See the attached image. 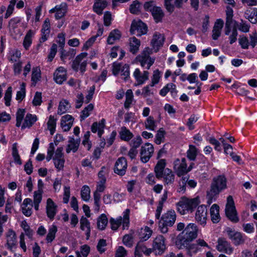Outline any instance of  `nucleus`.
<instances>
[{
    "label": "nucleus",
    "mask_w": 257,
    "mask_h": 257,
    "mask_svg": "<svg viewBox=\"0 0 257 257\" xmlns=\"http://www.w3.org/2000/svg\"><path fill=\"white\" fill-rule=\"evenodd\" d=\"M42 33L49 34L50 33V20L48 18H46L43 24L42 28L41 30Z\"/></svg>",
    "instance_id": "63"
},
{
    "label": "nucleus",
    "mask_w": 257,
    "mask_h": 257,
    "mask_svg": "<svg viewBox=\"0 0 257 257\" xmlns=\"http://www.w3.org/2000/svg\"><path fill=\"white\" fill-rule=\"evenodd\" d=\"M80 228L85 231L87 238L88 239L90 234V224L88 220L82 216L80 220Z\"/></svg>",
    "instance_id": "32"
},
{
    "label": "nucleus",
    "mask_w": 257,
    "mask_h": 257,
    "mask_svg": "<svg viewBox=\"0 0 257 257\" xmlns=\"http://www.w3.org/2000/svg\"><path fill=\"white\" fill-rule=\"evenodd\" d=\"M152 49L149 47H146L143 51L137 56L136 61L140 63L141 66L147 69H149L151 66L154 63L155 58L151 57L152 54Z\"/></svg>",
    "instance_id": "6"
},
{
    "label": "nucleus",
    "mask_w": 257,
    "mask_h": 257,
    "mask_svg": "<svg viewBox=\"0 0 257 257\" xmlns=\"http://www.w3.org/2000/svg\"><path fill=\"white\" fill-rule=\"evenodd\" d=\"M140 45V41L135 37L130 39V51L132 53L135 54L138 51Z\"/></svg>",
    "instance_id": "35"
},
{
    "label": "nucleus",
    "mask_w": 257,
    "mask_h": 257,
    "mask_svg": "<svg viewBox=\"0 0 257 257\" xmlns=\"http://www.w3.org/2000/svg\"><path fill=\"white\" fill-rule=\"evenodd\" d=\"M219 140L223 145L224 153L226 154H229L230 156H232L233 155L232 147L231 145L225 143L224 138H220Z\"/></svg>",
    "instance_id": "55"
},
{
    "label": "nucleus",
    "mask_w": 257,
    "mask_h": 257,
    "mask_svg": "<svg viewBox=\"0 0 257 257\" xmlns=\"http://www.w3.org/2000/svg\"><path fill=\"white\" fill-rule=\"evenodd\" d=\"M130 210L126 209L123 212L122 217L119 216L116 219L111 218L109 221L111 228L113 230H116L122 223V229H127L130 224Z\"/></svg>",
    "instance_id": "7"
},
{
    "label": "nucleus",
    "mask_w": 257,
    "mask_h": 257,
    "mask_svg": "<svg viewBox=\"0 0 257 257\" xmlns=\"http://www.w3.org/2000/svg\"><path fill=\"white\" fill-rule=\"evenodd\" d=\"M57 231V227L55 225L53 224L50 227L46 236V240L48 242H51L55 239Z\"/></svg>",
    "instance_id": "40"
},
{
    "label": "nucleus",
    "mask_w": 257,
    "mask_h": 257,
    "mask_svg": "<svg viewBox=\"0 0 257 257\" xmlns=\"http://www.w3.org/2000/svg\"><path fill=\"white\" fill-rule=\"evenodd\" d=\"M140 6L141 4L138 1H134L130 6V12L134 14H138L140 11Z\"/></svg>",
    "instance_id": "61"
},
{
    "label": "nucleus",
    "mask_w": 257,
    "mask_h": 257,
    "mask_svg": "<svg viewBox=\"0 0 257 257\" xmlns=\"http://www.w3.org/2000/svg\"><path fill=\"white\" fill-rule=\"evenodd\" d=\"M71 107L69 102L65 99L62 100L59 102L58 109V114L61 115L66 112Z\"/></svg>",
    "instance_id": "39"
},
{
    "label": "nucleus",
    "mask_w": 257,
    "mask_h": 257,
    "mask_svg": "<svg viewBox=\"0 0 257 257\" xmlns=\"http://www.w3.org/2000/svg\"><path fill=\"white\" fill-rule=\"evenodd\" d=\"M21 21V19L19 17H16L11 19L9 23L10 30L11 31H14V30L17 28L18 25L20 23Z\"/></svg>",
    "instance_id": "56"
},
{
    "label": "nucleus",
    "mask_w": 257,
    "mask_h": 257,
    "mask_svg": "<svg viewBox=\"0 0 257 257\" xmlns=\"http://www.w3.org/2000/svg\"><path fill=\"white\" fill-rule=\"evenodd\" d=\"M229 237L232 240V242L235 245L240 244L244 241V238L246 236L242 234L240 232H235L229 228L227 230Z\"/></svg>",
    "instance_id": "22"
},
{
    "label": "nucleus",
    "mask_w": 257,
    "mask_h": 257,
    "mask_svg": "<svg viewBox=\"0 0 257 257\" xmlns=\"http://www.w3.org/2000/svg\"><path fill=\"white\" fill-rule=\"evenodd\" d=\"M74 121V118L70 115L66 114L63 116L61 119V126L62 127L71 128Z\"/></svg>",
    "instance_id": "34"
},
{
    "label": "nucleus",
    "mask_w": 257,
    "mask_h": 257,
    "mask_svg": "<svg viewBox=\"0 0 257 257\" xmlns=\"http://www.w3.org/2000/svg\"><path fill=\"white\" fill-rule=\"evenodd\" d=\"M60 58L64 63H65V60L67 59V57L70 56V57L69 58V59H70L75 55V52L73 50L66 52L64 49V48L60 49Z\"/></svg>",
    "instance_id": "44"
},
{
    "label": "nucleus",
    "mask_w": 257,
    "mask_h": 257,
    "mask_svg": "<svg viewBox=\"0 0 257 257\" xmlns=\"http://www.w3.org/2000/svg\"><path fill=\"white\" fill-rule=\"evenodd\" d=\"M127 166L126 159L123 157H120L117 160L115 163L114 172L119 175L122 176L126 172Z\"/></svg>",
    "instance_id": "18"
},
{
    "label": "nucleus",
    "mask_w": 257,
    "mask_h": 257,
    "mask_svg": "<svg viewBox=\"0 0 257 257\" xmlns=\"http://www.w3.org/2000/svg\"><path fill=\"white\" fill-rule=\"evenodd\" d=\"M225 212L226 216L231 221L234 223L239 221V218L232 196L230 195L227 198Z\"/></svg>",
    "instance_id": "8"
},
{
    "label": "nucleus",
    "mask_w": 257,
    "mask_h": 257,
    "mask_svg": "<svg viewBox=\"0 0 257 257\" xmlns=\"http://www.w3.org/2000/svg\"><path fill=\"white\" fill-rule=\"evenodd\" d=\"M176 220V214L174 210H168L164 213L159 223V228L161 232L167 233L168 231V226H172Z\"/></svg>",
    "instance_id": "5"
},
{
    "label": "nucleus",
    "mask_w": 257,
    "mask_h": 257,
    "mask_svg": "<svg viewBox=\"0 0 257 257\" xmlns=\"http://www.w3.org/2000/svg\"><path fill=\"white\" fill-rule=\"evenodd\" d=\"M119 135L121 139L125 141L130 140L133 137V134L129 130H121L119 133Z\"/></svg>",
    "instance_id": "53"
},
{
    "label": "nucleus",
    "mask_w": 257,
    "mask_h": 257,
    "mask_svg": "<svg viewBox=\"0 0 257 257\" xmlns=\"http://www.w3.org/2000/svg\"><path fill=\"white\" fill-rule=\"evenodd\" d=\"M130 32L132 34L141 36L147 33V27L142 21L134 20L132 23Z\"/></svg>",
    "instance_id": "12"
},
{
    "label": "nucleus",
    "mask_w": 257,
    "mask_h": 257,
    "mask_svg": "<svg viewBox=\"0 0 257 257\" xmlns=\"http://www.w3.org/2000/svg\"><path fill=\"white\" fill-rule=\"evenodd\" d=\"M97 227L100 230L104 229L108 223V219L106 215L101 214L97 219Z\"/></svg>",
    "instance_id": "42"
},
{
    "label": "nucleus",
    "mask_w": 257,
    "mask_h": 257,
    "mask_svg": "<svg viewBox=\"0 0 257 257\" xmlns=\"http://www.w3.org/2000/svg\"><path fill=\"white\" fill-rule=\"evenodd\" d=\"M34 205L30 198H26L21 204V208L23 213L26 216H30L32 213V208Z\"/></svg>",
    "instance_id": "23"
},
{
    "label": "nucleus",
    "mask_w": 257,
    "mask_h": 257,
    "mask_svg": "<svg viewBox=\"0 0 257 257\" xmlns=\"http://www.w3.org/2000/svg\"><path fill=\"white\" fill-rule=\"evenodd\" d=\"M43 192L39 191H34L33 195L34 207L35 209L38 211L39 209V205L42 200V194Z\"/></svg>",
    "instance_id": "38"
},
{
    "label": "nucleus",
    "mask_w": 257,
    "mask_h": 257,
    "mask_svg": "<svg viewBox=\"0 0 257 257\" xmlns=\"http://www.w3.org/2000/svg\"><path fill=\"white\" fill-rule=\"evenodd\" d=\"M161 72L158 69L154 71L153 76L151 78V83L150 86L153 87L155 85L158 84L161 78Z\"/></svg>",
    "instance_id": "50"
},
{
    "label": "nucleus",
    "mask_w": 257,
    "mask_h": 257,
    "mask_svg": "<svg viewBox=\"0 0 257 257\" xmlns=\"http://www.w3.org/2000/svg\"><path fill=\"white\" fill-rule=\"evenodd\" d=\"M244 17L252 24H256L257 22V9L254 8L247 9L244 13Z\"/></svg>",
    "instance_id": "30"
},
{
    "label": "nucleus",
    "mask_w": 257,
    "mask_h": 257,
    "mask_svg": "<svg viewBox=\"0 0 257 257\" xmlns=\"http://www.w3.org/2000/svg\"><path fill=\"white\" fill-rule=\"evenodd\" d=\"M106 0H95L93 6V10L98 15H101L103 10L107 7Z\"/></svg>",
    "instance_id": "29"
},
{
    "label": "nucleus",
    "mask_w": 257,
    "mask_h": 257,
    "mask_svg": "<svg viewBox=\"0 0 257 257\" xmlns=\"http://www.w3.org/2000/svg\"><path fill=\"white\" fill-rule=\"evenodd\" d=\"M174 169L178 176L187 173L186 159L182 158L181 160L178 159H176L174 163Z\"/></svg>",
    "instance_id": "17"
},
{
    "label": "nucleus",
    "mask_w": 257,
    "mask_h": 257,
    "mask_svg": "<svg viewBox=\"0 0 257 257\" xmlns=\"http://www.w3.org/2000/svg\"><path fill=\"white\" fill-rule=\"evenodd\" d=\"M59 7L57 10L55 14V18L56 19H60L64 16L66 13V6L65 4H61L58 6Z\"/></svg>",
    "instance_id": "51"
},
{
    "label": "nucleus",
    "mask_w": 257,
    "mask_h": 257,
    "mask_svg": "<svg viewBox=\"0 0 257 257\" xmlns=\"http://www.w3.org/2000/svg\"><path fill=\"white\" fill-rule=\"evenodd\" d=\"M223 24V21L221 19H218L215 22L212 30V37L213 40H217L220 36Z\"/></svg>",
    "instance_id": "27"
},
{
    "label": "nucleus",
    "mask_w": 257,
    "mask_h": 257,
    "mask_svg": "<svg viewBox=\"0 0 257 257\" xmlns=\"http://www.w3.org/2000/svg\"><path fill=\"white\" fill-rule=\"evenodd\" d=\"M79 146V141L72 139L69 140L67 145L66 151L67 153H70L71 152H76Z\"/></svg>",
    "instance_id": "37"
},
{
    "label": "nucleus",
    "mask_w": 257,
    "mask_h": 257,
    "mask_svg": "<svg viewBox=\"0 0 257 257\" xmlns=\"http://www.w3.org/2000/svg\"><path fill=\"white\" fill-rule=\"evenodd\" d=\"M226 188V180L223 176L214 178L211 185L210 190L207 192V203L210 204L216 200L218 194Z\"/></svg>",
    "instance_id": "2"
},
{
    "label": "nucleus",
    "mask_w": 257,
    "mask_h": 257,
    "mask_svg": "<svg viewBox=\"0 0 257 257\" xmlns=\"http://www.w3.org/2000/svg\"><path fill=\"white\" fill-rule=\"evenodd\" d=\"M121 75L122 78L127 81L130 78V67L127 64H124L121 69Z\"/></svg>",
    "instance_id": "54"
},
{
    "label": "nucleus",
    "mask_w": 257,
    "mask_h": 257,
    "mask_svg": "<svg viewBox=\"0 0 257 257\" xmlns=\"http://www.w3.org/2000/svg\"><path fill=\"white\" fill-rule=\"evenodd\" d=\"M12 88L11 87H9L5 93L4 99L5 100V104L7 106L10 105V102L12 98Z\"/></svg>",
    "instance_id": "62"
},
{
    "label": "nucleus",
    "mask_w": 257,
    "mask_h": 257,
    "mask_svg": "<svg viewBox=\"0 0 257 257\" xmlns=\"http://www.w3.org/2000/svg\"><path fill=\"white\" fill-rule=\"evenodd\" d=\"M133 93L131 89H128L125 94V101L124 104L125 108H128L133 100Z\"/></svg>",
    "instance_id": "47"
},
{
    "label": "nucleus",
    "mask_w": 257,
    "mask_h": 257,
    "mask_svg": "<svg viewBox=\"0 0 257 257\" xmlns=\"http://www.w3.org/2000/svg\"><path fill=\"white\" fill-rule=\"evenodd\" d=\"M87 56V53L85 52L81 53L77 55L72 61L71 64L72 69L76 72L80 71L83 74L86 71V67L87 64V62L86 60Z\"/></svg>",
    "instance_id": "9"
},
{
    "label": "nucleus",
    "mask_w": 257,
    "mask_h": 257,
    "mask_svg": "<svg viewBox=\"0 0 257 257\" xmlns=\"http://www.w3.org/2000/svg\"><path fill=\"white\" fill-rule=\"evenodd\" d=\"M41 78V71L39 67H36L33 68L32 74V81L36 83Z\"/></svg>",
    "instance_id": "52"
},
{
    "label": "nucleus",
    "mask_w": 257,
    "mask_h": 257,
    "mask_svg": "<svg viewBox=\"0 0 257 257\" xmlns=\"http://www.w3.org/2000/svg\"><path fill=\"white\" fill-rule=\"evenodd\" d=\"M216 248L218 251L225 252L228 254H231L233 251L232 248L228 242L223 238L218 239Z\"/></svg>",
    "instance_id": "24"
},
{
    "label": "nucleus",
    "mask_w": 257,
    "mask_h": 257,
    "mask_svg": "<svg viewBox=\"0 0 257 257\" xmlns=\"http://www.w3.org/2000/svg\"><path fill=\"white\" fill-rule=\"evenodd\" d=\"M6 239L7 247L11 250L15 248L17 242L15 232L9 230L7 233Z\"/></svg>",
    "instance_id": "25"
},
{
    "label": "nucleus",
    "mask_w": 257,
    "mask_h": 257,
    "mask_svg": "<svg viewBox=\"0 0 257 257\" xmlns=\"http://www.w3.org/2000/svg\"><path fill=\"white\" fill-rule=\"evenodd\" d=\"M33 35L34 32L32 30H29L26 35L23 41V46L25 49L28 50L31 45Z\"/></svg>",
    "instance_id": "41"
},
{
    "label": "nucleus",
    "mask_w": 257,
    "mask_h": 257,
    "mask_svg": "<svg viewBox=\"0 0 257 257\" xmlns=\"http://www.w3.org/2000/svg\"><path fill=\"white\" fill-rule=\"evenodd\" d=\"M162 177H163L165 184L167 185L172 184L175 179V175L173 172L168 168L165 169Z\"/></svg>",
    "instance_id": "31"
},
{
    "label": "nucleus",
    "mask_w": 257,
    "mask_h": 257,
    "mask_svg": "<svg viewBox=\"0 0 257 257\" xmlns=\"http://www.w3.org/2000/svg\"><path fill=\"white\" fill-rule=\"evenodd\" d=\"M207 209L205 205L198 206L195 214V220L200 225L204 226L206 223Z\"/></svg>",
    "instance_id": "13"
},
{
    "label": "nucleus",
    "mask_w": 257,
    "mask_h": 257,
    "mask_svg": "<svg viewBox=\"0 0 257 257\" xmlns=\"http://www.w3.org/2000/svg\"><path fill=\"white\" fill-rule=\"evenodd\" d=\"M152 234V230L148 226H145L140 229L139 233V238L143 241H146L151 237Z\"/></svg>",
    "instance_id": "36"
},
{
    "label": "nucleus",
    "mask_w": 257,
    "mask_h": 257,
    "mask_svg": "<svg viewBox=\"0 0 257 257\" xmlns=\"http://www.w3.org/2000/svg\"><path fill=\"white\" fill-rule=\"evenodd\" d=\"M121 36V32L117 29H114L111 31L107 38V42L109 45H112L116 41L119 40Z\"/></svg>",
    "instance_id": "33"
},
{
    "label": "nucleus",
    "mask_w": 257,
    "mask_h": 257,
    "mask_svg": "<svg viewBox=\"0 0 257 257\" xmlns=\"http://www.w3.org/2000/svg\"><path fill=\"white\" fill-rule=\"evenodd\" d=\"M90 189L87 185H84L81 190V196L83 200L88 201L90 199Z\"/></svg>",
    "instance_id": "45"
},
{
    "label": "nucleus",
    "mask_w": 257,
    "mask_h": 257,
    "mask_svg": "<svg viewBox=\"0 0 257 257\" xmlns=\"http://www.w3.org/2000/svg\"><path fill=\"white\" fill-rule=\"evenodd\" d=\"M66 79V70L63 67H59L54 73V81L58 84H62Z\"/></svg>",
    "instance_id": "21"
},
{
    "label": "nucleus",
    "mask_w": 257,
    "mask_h": 257,
    "mask_svg": "<svg viewBox=\"0 0 257 257\" xmlns=\"http://www.w3.org/2000/svg\"><path fill=\"white\" fill-rule=\"evenodd\" d=\"M154 153L153 146L150 143H146L141 148V160L143 163L148 162Z\"/></svg>",
    "instance_id": "14"
},
{
    "label": "nucleus",
    "mask_w": 257,
    "mask_h": 257,
    "mask_svg": "<svg viewBox=\"0 0 257 257\" xmlns=\"http://www.w3.org/2000/svg\"><path fill=\"white\" fill-rule=\"evenodd\" d=\"M12 156L14 159V162L15 163L21 165L22 161L20 159V157L18 153L17 144L14 143L12 146Z\"/></svg>",
    "instance_id": "46"
},
{
    "label": "nucleus",
    "mask_w": 257,
    "mask_h": 257,
    "mask_svg": "<svg viewBox=\"0 0 257 257\" xmlns=\"http://www.w3.org/2000/svg\"><path fill=\"white\" fill-rule=\"evenodd\" d=\"M166 246L164 237L159 235L154 240L153 248L156 253L162 254L166 249Z\"/></svg>",
    "instance_id": "15"
},
{
    "label": "nucleus",
    "mask_w": 257,
    "mask_h": 257,
    "mask_svg": "<svg viewBox=\"0 0 257 257\" xmlns=\"http://www.w3.org/2000/svg\"><path fill=\"white\" fill-rule=\"evenodd\" d=\"M197 154V149L196 147L192 145L189 146V150L187 152V158L191 160H195Z\"/></svg>",
    "instance_id": "49"
},
{
    "label": "nucleus",
    "mask_w": 257,
    "mask_h": 257,
    "mask_svg": "<svg viewBox=\"0 0 257 257\" xmlns=\"http://www.w3.org/2000/svg\"><path fill=\"white\" fill-rule=\"evenodd\" d=\"M21 57V51L18 50H15L10 53L9 60L12 62H16Z\"/></svg>",
    "instance_id": "48"
},
{
    "label": "nucleus",
    "mask_w": 257,
    "mask_h": 257,
    "mask_svg": "<svg viewBox=\"0 0 257 257\" xmlns=\"http://www.w3.org/2000/svg\"><path fill=\"white\" fill-rule=\"evenodd\" d=\"M122 242L125 246L131 247L133 244V237L132 234H125L122 238Z\"/></svg>",
    "instance_id": "60"
},
{
    "label": "nucleus",
    "mask_w": 257,
    "mask_h": 257,
    "mask_svg": "<svg viewBox=\"0 0 257 257\" xmlns=\"http://www.w3.org/2000/svg\"><path fill=\"white\" fill-rule=\"evenodd\" d=\"M144 8L146 11L151 12L156 23H159L162 21L164 14L160 7L154 6L152 2H150L144 4Z\"/></svg>",
    "instance_id": "10"
},
{
    "label": "nucleus",
    "mask_w": 257,
    "mask_h": 257,
    "mask_svg": "<svg viewBox=\"0 0 257 257\" xmlns=\"http://www.w3.org/2000/svg\"><path fill=\"white\" fill-rule=\"evenodd\" d=\"M165 132L164 130H159L156 136L155 143L159 145L164 142L165 136Z\"/></svg>",
    "instance_id": "59"
},
{
    "label": "nucleus",
    "mask_w": 257,
    "mask_h": 257,
    "mask_svg": "<svg viewBox=\"0 0 257 257\" xmlns=\"http://www.w3.org/2000/svg\"><path fill=\"white\" fill-rule=\"evenodd\" d=\"M200 202L199 197L193 198H182L176 204L177 210L181 215L191 213Z\"/></svg>",
    "instance_id": "3"
},
{
    "label": "nucleus",
    "mask_w": 257,
    "mask_h": 257,
    "mask_svg": "<svg viewBox=\"0 0 257 257\" xmlns=\"http://www.w3.org/2000/svg\"><path fill=\"white\" fill-rule=\"evenodd\" d=\"M126 250L123 246H120L116 250L115 257H126Z\"/></svg>",
    "instance_id": "64"
},
{
    "label": "nucleus",
    "mask_w": 257,
    "mask_h": 257,
    "mask_svg": "<svg viewBox=\"0 0 257 257\" xmlns=\"http://www.w3.org/2000/svg\"><path fill=\"white\" fill-rule=\"evenodd\" d=\"M165 40L164 36L163 34L156 32L153 36L151 42V45L152 47V50L154 49L155 52H158L160 48L163 45Z\"/></svg>",
    "instance_id": "16"
},
{
    "label": "nucleus",
    "mask_w": 257,
    "mask_h": 257,
    "mask_svg": "<svg viewBox=\"0 0 257 257\" xmlns=\"http://www.w3.org/2000/svg\"><path fill=\"white\" fill-rule=\"evenodd\" d=\"M57 144L56 143L54 144L53 143H51L49 144V146L47 149V155L46 156V160L48 162L50 161L52 159L55 160L64 158V155L62 153L63 148H58L54 152L55 146Z\"/></svg>",
    "instance_id": "11"
},
{
    "label": "nucleus",
    "mask_w": 257,
    "mask_h": 257,
    "mask_svg": "<svg viewBox=\"0 0 257 257\" xmlns=\"http://www.w3.org/2000/svg\"><path fill=\"white\" fill-rule=\"evenodd\" d=\"M25 110L24 109L19 108L16 113V126L19 127L21 126L22 121L24 119L22 128L32 127L34 122L37 120L36 115L28 113L24 117Z\"/></svg>",
    "instance_id": "4"
},
{
    "label": "nucleus",
    "mask_w": 257,
    "mask_h": 257,
    "mask_svg": "<svg viewBox=\"0 0 257 257\" xmlns=\"http://www.w3.org/2000/svg\"><path fill=\"white\" fill-rule=\"evenodd\" d=\"M166 165V162L165 159H160L157 162L155 167L156 177L160 179L163 177V173L164 172V169Z\"/></svg>",
    "instance_id": "26"
},
{
    "label": "nucleus",
    "mask_w": 257,
    "mask_h": 257,
    "mask_svg": "<svg viewBox=\"0 0 257 257\" xmlns=\"http://www.w3.org/2000/svg\"><path fill=\"white\" fill-rule=\"evenodd\" d=\"M133 75L137 82V85H142L149 79V72L148 71L142 72L139 68H136Z\"/></svg>",
    "instance_id": "20"
},
{
    "label": "nucleus",
    "mask_w": 257,
    "mask_h": 257,
    "mask_svg": "<svg viewBox=\"0 0 257 257\" xmlns=\"http://www.w3.org/2000/svg\"><path fill=\"white\" fill-rule=\"evenodd\" d=\"M21 226L23 228L24 230L25 231V234L27 235L29 238H31L33 236V232L30 228L29 226L26 221H23L21 222Z\"/></svg>",
    "instance_id": "57"
},
{
    "label": "nucleus",
    "mask_w": 257,
    "mask_h": 257,
    "mask_svg": "<svg viewBox=\"0 0 257 257\" xmlns=\"http://www.w3.org/2000/svg\"><path fill=\"white\" fill-rule=\"evenodd\" d=\"M46 209L47 217L53 220L57 213V205L50 198L47 199Z\"/></svg>",
    "instance_id": "19"
},
{
    "label": "nucleus",
    "mask_w": 257,
    "mask_h": 257,
    "mask_svg": "<svg viewBox=\"0 0 257 257\" xmlns=\"http://www.w3.org/2000/svg\"><path fill=\"white\" fill-rule=\"evenodd\" d=\"M198 231V227L195 223H189L178 236L177 244L180 245V248L186 247L190 253L197 252L198 250L197 245L190 242L197 237Z\"/></svg>",
    "instance_id": "1"
},
{
    "label": "nucleus",
    "mask_w": 257,
    "mask_h": 257,
    "mask_svg": "<svg viewBox=\"0 0 257 257\" xmlns=\"http://www.w3.org/2000/svg\"><path fill=\"white\" fill-rule=\"evenodd\" d=\"M211 219L214 223H218L220 220L219 207L216 204H213L210 209Z\"/></svg>",
    "instance_id": "28"
},
{
    "label": "nucleus",
    "mask_w": 257,
    "mask_h": 257,
    "mask_svg": "<svg viewBox=\"0 0 257 257\" xmlns=\"http://www.w3.org/2000/svg\"><path fill=\"white\" fill-rule=\"evenodd\" d=\"M93 105L90 103L83 109L80 116L81 121L84 120L90 115V112L93 109Z\"/></svg>",
    "instance_id": "43"
},
{
    "label": "nucleus",
    "mask_w": 257,
    "mask_h": 257,
    "mask_svg": "<svg viewBox=\"0 0 257 257\" xmlns=\"http://www.w3.org/2000/svg\"><path fill=\"white\" fill-rule=\"evenodd\" d=\"M25 84L24 83H22L21 85V90L17 92L16 95V99L18 100L22 101L26 95V91H25Z\"/></svg>",
    "instance_id": "58"
}]
</instances>
